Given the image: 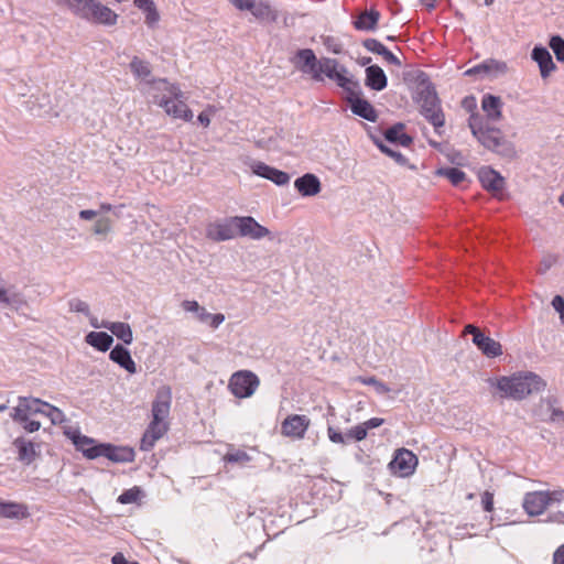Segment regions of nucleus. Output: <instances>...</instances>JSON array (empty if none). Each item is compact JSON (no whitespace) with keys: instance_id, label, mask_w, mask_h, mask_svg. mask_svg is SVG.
<instances>
[{"instance_id":"obj_1","label":"nucleus","mask_w":564,"mask_h":564,"mask_svg":"<svg viewBox=\"0 0 564 564\" xmlns=\"http://www.w3.org/2000/svg\"><path fill=\"white\" fill-rule=\"evenodd\" d=\"M171 404V388L169 386L160 387L151 404V420L140 441L141 451H151L170 430Z\"/></svg>"},{"instance_id":"obj_2","label":"nucleus","mask_w":564,"mask_h":564,"mask_svg":"<svg viewBox=\"0 0 564 564\" xmlns=\"http://www.w3.org/2000/svg\"><path fill=\"white\" fill-rule=\"evenodd\" d=\"M491 384L497 388L501 398L513 400H522L534 392H540L545 387L543 379L531 371L502 376Z\"/></svg>"},{"instance_id":"obj_3","label":"nucleus","mask_w":564,"mask_h":564,"mask_svg":"<svg viewBox=\"0 0 564 564\" xmlns=\"http://www.w3.org/2000/svg\"><path fill=\"white\" fill-rule=\"evenodd\" d=\"M468 124L473 134L484 147L502 156H514L516 150L513 144L505 139L499 129L490 128L481 116L476 113L470 115Z\"/></svg>"},{"instance_id":"obj_4","label":"nucleus","mask_w":564,"mask_h":564,"mask_svg":"<svg viewBox=\"0 0 564 564\" xmlns=\"http://www.w3.org/2000/svg\"><path fill=\"white\" fill-rule=\"evenodd\" d=\"M155 84L158 89L164 91L158 104L164 109L166 115L175 119L191 121L193 112L185 104V97L181 88L175 84L169 83L166 79H159Z\"/></svg>"},{"instance_id":"obj_5","label":"nucleus","mask_w":564,"mask_h":564,"mask_svg":"<svg viewBox=\"0 0 564 564\" xmlns=\"http://www.w3.org/2000/svg\"><path fill=\"white\" fill-rule=\"evenodd\" d=\"M316 72H314V80L323 82V75L336 82L346 93H356L358 82L348 76V70L345 66L339 65L337 59L330 57H322L318 61Z\"/></svg>"},{"instance_id":"obj_6","label":"nucleus","mask_w":564,"mask_h":564,"mask_svg":"<svg viewBox=\"0 0 564 564\" xmlns=\"http://www.w3.org/2000/svg\"><path fill=\"white\" fill-rule=\"evenodd\" d=\"M417 102L420 104L422 116L434 127L435 132L442 135L445 123V116L441 108V101L435 88L427 84L417 93Z\"/></svg>"},{"instance_id":"obj_7","label":"nucleus","mask_w":564,"mask_h":564,"mask_svg":"<svg viewBox=\"0 0 564 564\" xmlns=\"http://www.w3.org/2000/svg\"><path fill=\"white\" fill-rule=\"evenodd\" d=\"M564 502V489L535 490L527 492L522 500V508L531 517L541 516L550 507Z\"/></svg>"},{"instance_id":"obj_8","label":"nucleus","mask_w":564,"mask_h":564,"mask_svg":"<svg viewBox=\"0 0 564 564\" xmlns=\"http://www.w3.org/2000/svg\"><path fill=\"white\" fill-rule=\"evenodd\" d=\"M260 386L259 377L250 370L234 372L228 382V389L238 399H247L254 394Z\"/></svg>"},{"instance_id":"obj_9","label":"nucleus","mask_w":564,"mask_h":564,"mask_svg":"<svg viewBox=\"0 0 564 564\" xmlns=\"http://www.w3.org/2000/svg\"><path fill=\"white\" fill-rule=\"evenodd\" d=\"M64 435L72 441L77 451L82 452L87 459L99 457L100 444L94 438L83 435L78 427L66 426Z\"/></svg>"},{"instance_id":"obj_10","label":"nucleus","mask_w":564,"mask_h":564,"mask_svg":"<svg viewBox=\"0 0 564 564\" xmlns=\"http://www.w3.org/2000/svg\"><path fill=\"white\" fill-rule=\"evenodd\" d=\"M234 221L236 223L237 236L247 237L252 240L272 239L271 231L251 216H235Z\"/></svg>"},{"instance_id":"obj_11","label":"nucleus","mask_w":564,"mask_h":564,"mask_svg":"<svg viewBox=\"0 0 564 564\" xmlns=\"http://www.w3.org/2000/svg\"><path fill=\"white\" fill-rule=\"evenodd\" d=\"M465 333L473 335V343L485 356L495 358L502 355V346L500 343L486 336L478 327L468 324L465 326Z\"/></svg>"},{"instance_id":"obj_12","label":"nucleus","mask_w":564,"mask_h":564,"mask_svg":"<svg viewBox=\"0 0 564 564\" xmlns=\"http://www.w3.org/2000/svg\"><path fill=\"white\" fill-rule=\"evenodd\" d=\"M417 463V457L411 451L400 448L395 452L389 466L392 474L400 477H408L414 473Z\"/></svg>"},{"instance_id":"obj_13","label":"nucleus","mask_w":564,"mask_h":564,"mask_svg":"<svg viewBox=\"0 0 564 564\" xmlns=\"http://www.w3.org/2000/svg\"><path fill=\"white\" fill-rule=\"evenodd\" d=\"M311 425V420L304 414L288 415L281 423V433L286 437L302 440Z\"/></svg>"},{"instance_id":"obj_14","label":"nucleus","mask_w":564,"mask_h":564,"mask_svg":"<svg viewBox=\"0 0 564 564\" xmlns=\"http://www.w3.org/2000/svg\"><path fill=\"white\" fill-rule=\"evenodd\" d=\"M235 217L209 223L206 226V237L213 241H225L237 237Z\"/></svg>"},{"instance_id":"obj_15","label":"nucleus","mask_w":564,"mask_h":564,"mask_svg":"<svg viewBox=\"0 0 564 564\" xmlns=\"http://www.w3.org/2000/svg\"><path fill=\"white\" fill-rule=\"evenodd\" d=\"M31 400L32 399L29 398H21L19 405L14 409L12 417L15 422L20 423L25 431L33 433L39 431L41 424L39 421L31 417V415L37 413L30 408Z\"/></svg>"},{"instance_id":"obj_16","label":"nucleus","mask_w":564,"mask_h":564,"mask_svg":"<svg viewBox=\"0 0 564 564\" xmlns=\"http://www.w3.org/2000/svg\"><path fill=\"white\" fill-rule=\"evenodd\" d=\"M360 93L361 90L359 84L356 93H347V101L350 104L351 111L356 116L375 122L377 120L376 109L368 100L359 97Z\"/></svg>"},{"instance_id":"obj_17","label":"nucleus","mask_w":564,"mask_h":564,"mask_svg":"<svg viewBox=\"0 0 564 564\" xmlns=\"http://www.w3.org/2000/svg\"><path fill=\"white\" fill-rule=\"evenodd\" d=\"M99 457H106L115 463H130L134 459V452L128 446L100 443Z\"/></svg>"},{"instance_id":"obj_18","label":"nucleus","mask_w":564,"mask_h":564,"mask_svg":"<svg viewBox=\"0 0 564 564\" xmlns=\"http://www.w3.org/2000/svg\"><path fill=\"white\" fill-rule=\"evenodd\" d=\"M85 20L93 23L111 26L117 23L118 14L110 8L101 4L99 1H96Z\"/></svg>"},{"instance_id":"obj_19","label":"nucleus","mask_w":564,"mask_h":564,"mask_svg":"<svg viewBox=\"0 0 564 564\" xmlns=\"http://www.w3.org/2000/svg\"><path fill=\"white\" fill-rule=\"evenodd\" d=\"M531 58L539 65L542 78H547L555 69L556 65L546 47L536 45L531 52Z\"/></svg>"},{"instance_id":"obj_20","label":"nucleus","mask_w":564,"mask_h":564,"mask_svg":"<svg viewBox=\"0 0 564 564\" xmlns=\"http://www.w3.org/2000/svg\"><path fill=\"white\" fill-rule=\"evenodd\" d=\"M318 61L313 50L302 48L296 52L293 63L302 73L310 74L314 79Z\"/></svg>"},{"instance_id":"obj_21","label":"nucleus","mask_w":564,"mask_h":564,"mask_svg":"<svg viewBox=\"0 0 564 564\" xmlns=\"http://www.w3.org/2000/svg\"><path fill=\"white\" fill-rule=\"evenodd\" d=\"M109 359L130 375H134L137 372V365L132 359L130 351L122 345H116L110 350Z\"/></svg>"},{"instance_id":"obj_22","label":"nucleus","mask_w":564,"mask_h":564,"mask_svg":"<svg viewBox=\"0 0 564 564\" xmlns=\"http://www.w3.org/2000/svg\"><path fill=\"white\" fill-rule=\"evenodd\" d=\"M30 404V408L34 412H39L40 414H43L46 417H48L52 424H61L66 420L65 414L62 410L47 402L41 401L40 399L31 400Z\"/></svg>"},{"instance_id":"obj_23","label":"nucleus","mask_w":564,"mask_h":564,"mask_svg":"<svg viewBox=\"0 0 564 564\" xmlns=\"http://www.w3.org/2000/svg\"><path fill=\"white\" fill-rule=\"evenodd\" d=\"M243 10H248L252 15L260 21L274 22L278 18L276 12L267 2H256V0H249L243 3Z\"/></svg>"},{"instance_id":"obj_24","label":"nucleus","mask_w":564,"mask_h":564,"mask_svg":"<svg viewBox=\"0 0 564 564\" xmlns=\"http://www.w3.org/2000/svg\"><path fill=\"white\" fill-rule=\"evenodd\" d=\"M365 84L372 90L381 91L388 86V78L383 69L378 65H370L366 67Z\"/></svg>"},{"instance_id":"obj_25","label":"nucleus","mask_w":564,"mask_h":564,"mask_svg":"<svg viewBox=\"0 0 564 564\" xmlns=\"http://www.w3.org/2000/svg\"><path fill=\"white\" fill-rule=\"evenodd\" d=\"M362 45L369 52L381 55L387 63L398 67L402 65L400 58L388 50V47H386L380 41L376 39H367L362 42Z\"/></svg>"},{"instance_id":"obj_26","label":"nucleus","mask_w":564,"mask_h":564,"mask_svg":"<svg viewBox=\"0 0 564 564\" xmlns=\"http://www.w3.org/2000/svg\"><path fill=\"white\" fill-rule=\"evenodd\" d=\"M405 126L401 122L389 127L384 131V140L393 145L410 147L412 138L404 132Z\"/></svg>"},{"instance_id":"obj_27","label":"nucleus","mask_w":564,"mask_h":564,"mask_svg":"<svg viewBox=\"0 0 564 564\" xmlns=\"http://www.w3.org/2000/svg\"><path fill=\"white\" fill-rule=\"evenodd\" d=\"M384 420L381 417H371L351 429L346 433L348 440L360 442L367 437L368 431L381 426Z\"/></svg>"},{"instance_id":"obj_28","label":"nucleus","mask_w":564,"mask_h":564,"mask_svg":"<svg viewBox=\"0 0 564 564\" xmlns=\"http://www.w3.org/2000/svg\"><path fill=\"white\" fill-rule=\"evenodd\" d=\"M101 326L111 332V334L115 335L119 340L123 341V344H132L133 333L128 323L102 321Z\"/></svg>"},{"instance_id":"obj_29","label":"nucleus","mask_w":564,"mask_h":564,"mask_svg":"<svg viewBox=\"0 0 564 564\" xmlns=\"http://www.w3.org/2000/svg\"><path fill=\"white\" fill-rule=\"evenodd\" d=\"M30 516L28 506L15 501H0V517L7 519H25Z\"/></svg>"},{"instance_id":"obj_30","label":"nucleus","mask_w":564,"mask_h":564,"mask_svg":"<svg viewBox=\"0 0 564 564\" xmlns=\"http://www.w3.org/2000/svg\"><path fill=\"white\" fill-rule=\"evenodd\" d=\"M380 19V12L371 9L361 12L354 21V26L359 31H375Z\"/></svg>"},{"instance_id":"obj_31","label":"nucleus","mask_w":564,"mask_h":564,"mask_svg":"<svg viewBox=\"0 0 564 564\" xmlns=\"http://www.w3.org/2000/svg\"><path fill=\"white\" fill-rule=\"evenodd\" d=\"M481 108L488 120L497 121L501 118L502 101L500 97L487 94L482 97Z\"/></svg>"},{"instance_id":"obj_32","label":"nucleus","mask_w":564,"mask_h":564,"mask_svg":"<svg viewBox=\"0 0 564 564\" xmlns=\"http://www.w3.org/2000/svg\"><path fill=\"white\" fill-rule=\"evenodd\" d=\"M85 341L99 351H107L111 348L113 338L105 332H90L86 335Z\"/></svg>"},{"instance_id":"obj_33","label":"nucleus","mask_w":564,"mask_h":564,"mask_svg":"<svg viewBox=\"0 0 564 564\" xmlns=\"http://www.w3.org/2000/svg\"><path fill=\"white\" fill-rule=\"evenodd\" d=\"M14 446L18 449L19 460L26 465L31 464L37 456L35 444L30 441L17 438L14 441Z\"/></svg>"},{"instance_id":"obj_34","label":"nucleus","mask_w":564,"mask_h":564,"mask_svg":"<svg viewBox=\"0 0 564 564\" xmlns=\"http://www.w3.org/2000/svg\"><path fill=\"white\" fill-rule=\"evenodd\" d=\"M0 282H2L0 280ZM0 303L6 304L14 310H20L23 306H26V300L19 292H10V290L6 289L2 283H0Z\"/></svg>"},{"instance_id":"obj_35","label":"nucleus","mask_w":564,"mask_h":564,"mask_svg":"<svg viewBox=\"0 0 564 564\" xmlns=\"http://www.w3.org/2000/svg\"><path fill=\"white\" fill-rule=\"evenodd\" d=\"M97 0H59L64 3L75 15L85 20Z\"/></svg>"},{"instance_id":"obj_36","label":"nucleus","mask_w":564,"mask_h":564,"mask_svg":"<svg viewBox=\"0 0 564 564\" xmlns=\"http://www.w3.org/2000/svg\"><path fill=\"white\" fill-rule=\"evenodd\" d=\"M481 186L498 199L507 197L505 178H479Z\"/></svg>"},{"instance_id":"obj_37","label":"nucleus","mask_w":564,"mask_h":564,"mask_svg":"<svg viewBox=\"0 0 564 564\" xmlns=\"http://www.w3.org/2000/svg\"><path fill=\"white\" fill-rule=\"evenodd\" d=\"M294 186L303 196H312L321 191L318 178H296Z\"/></svg>"},{"instance_id":"obj_38","label":"nucleus","mask_w":564,"mask_h":564,"mask_svg":"<svg viewBox=\"0 0 564 564\" xmlns=\"http://www.w3.org/2000/svg\"><path fill=\"white\" fill-rule=\"evenodd\" d=\"M129 67L131 73L139 79H147L152 73L150 63L138 56L131 59Z\"/></svg>"},{"instance_id":"obj_39","label":"nucleus","mask_w":564,"mask_h":564,"mask_svg":"<svg viewBox=\"0 0 564 564\" xmlns=\"http://www.w3.org/2000/svg\"><path fill=\"white\" fill-rule=\"evenodd\" d=\"M252 173L256 176H290L288 173L270 167L269 165L253 161L250 165Z\"/></svg>"},{"instance_id":"obj_40","label":"nucleus","mask_w":564,"mask_h":564,"mask_svg":"<svg viewBox=\"0 0 564 564\" xmlns=\"http://www.w3.org/2000/svg\"><path fill=\"white\" fill-rule=\"evenodd\" d=\"M197 319L200 323L208 324L213 329H216L219 327V325L225 321V315L221 313L212 314L206 311L204 307L199 315L197 316Z\"/></svg>"},{"instance_id":"obj_41","label":"nucleus","mask_w":564,"mask_h":564,"mask_svg":"<svg viewBox=\"0 0 564 564\" xmlns=\"http://www.w3.org/2000/svg\"><path fill=\"white\" fill-rule=\"evenodd\" d=\"M142 491L139 487L124 490L119 497L118 502L122 505L135 503L140 500Z\"/></svg>"},{"instance_id":"obj_42","label":"nucleus","mask_w":564,"mask_h":564,"mask_svg":"<svg viewBox=\"0 0 564 564\" xmlns=\"http://www.w3.org/2000/svg\"><path fill=\"white\" fill-rule=\"evenodd\" d=\"M550 47L558 62H564V39L560 35H553L549 42Z\"/></svg>"},{"instance_id":"obj_43","label":"nucleus","mask_w":564,"mask_h":564,"mask_svg":"<svg viewBox=\"0 0 564 564\" xmlns=\"http://www.w3.org/2000/svg\"><path fill=\"white\" fill-rule=\"evenodd\" d=\"M356 380L362 384L372 386L376 391L381 394L390 391V388L383 382L377 380L376 377H358Z\"/></svg>"},{"instance_id":"obj_44","label":"nucleus","mask_w":564,"mask_h":564,"mask_svg":"<svg viewBox=\"0 0 564 564\" xmlns=\"http://www.w3.org/2000/svg\"><path fill=\"white\" fill-rule=\"evenodd\" d=\"M68 307L70 312L82 313L85 316L90 315L89 304L78 297L70 299L68 301Z\"/></svg>"},{"instance_id":"obj_45","label":"nucleus","mask_w":564,"mask_h":564,"mask_svg":"<svg viewBox=\"0 0 564 564\" xmlns=\"http://www.w3.org/2000/svg\"><path fill=\"white\" fill-rule=\"evenodd\" d=\"M224 458L228 463H239V464H245L250 460V456L245 451H241V449L229 451L225 455Z\"/></svg>"},{"instance_id":"obj_46","label":"nucleus","mask_w":564,"mask_h":564,"mask_svg":"<svg viewBox=\"0 0 564 564\" xmlns=\"http://www.w3.org/2000/svg\"><path fill=\"white\" fill-rule=\"evenodd\" d=\"M141 11L144 12L145 14V23L149 28L153 29L156 23L159 22L160 20V15H159V12L155 8V4L154 2L151 4V6H148L143 9H141Z\"/></svg>"},{"instance_id":"obj_47","label":"nucleus","mask_w":564,"mask_h":564,"mask_svg":"<svg viewBox=\"0 0 564 564\" xmlns=\"http://www.w3.org/2000/svg\"><path fill=\"white\" fill-rule=\"evenodd\" d=\"M112 227V220L109 217H100L96 220L93 231L95 235H107Z\"/></svg>"},{"instance_id":"obj_48","label":"nucleus","mask_w":564,"mask_h":564,"mask_svg":"<svg viewBox=\"0 0 564 564\" xmlns=\"http://www.w3.org/2000/svg\"><path fill=\"white\" fill-rule=\"evenodd\" d=\"M377 144L383 153L393 158L395 160V162H398L399 164L405 163V158L399 151L391 149L390 147L386 145L383 142H377Z\"/></svg>"},{"instance_id":"obj_49","label":"nucleus","mask_w":564,"mask_h":564,"mask_svg":"<svg viewBox=\"0 0 564 564\" xmlns=\"http://www.w3.org/2000/svg\"><path fill=\"white\" fill-rule=\"evenodd\" d=\"M216 111L215 107L214 106H208L205 110H203L198 117H197V120L198 122L204 126L205 128H207L210 123V117L212 115H214Z\"/></svg>"},{"instance_id":"obj_50","label":"nucleus","mask_w":564,"mask_h":564,"mask_svg":"<svg viewBox=\"0 0 564 564\" xmlns=\"http://www.w3.org/2000/svg\"><path fill=\"white\" fill-rule=\"evenodd\" d=\"M182 308H183L185 312L195 313V314H196V317H197L204 307H203V306H200V305L198 304V302H197V301H194V300H192V301L186 300V301H183V302H182Z\"/></svg>"},{"instance_id":"obj_51","label":"nucleus","mask_w":564,"mask_h":564,"mask_svg":"<svg viewBox=\"0 0 564 564\" xmlns=\"http://www.w3.org/2000/svg\"><path fill=\"white\" fill-rule=\"evenodd\" d=\"M327 434H328V438L333 442V443H336V444H345L346 443V440H348L346 437V434L343 435L340 432L336 431L334 427L329 426L327 429Z\"/></svg>"},{"instance_id":"obj_52","label":"nucleus","mask_w":564,"mask_h":564,"mask_svg":"<svg viewBox=\"0 0 564 564\" xmlns=\"http://www.w3.org/2000/svg\"><path fill=\"white\" fill-rule=\"evenodd\" d=\"M481 503L486 512H491L494 510V494L486 490L481 495Z\"/></svg>"},{"instance_id":"obj_53","label":"nucleus","mask_w":564,"mask_h":564,"mask_svg":"<svg viewBox=\"0 0 564 564\" xmlns=\"http://www.w3.org/2000/svg\"><path fill=\"white\" fill-rule=\"evenodd\" d=\"M555 262L556 258L554 256H549L541 261L538 271L540 273H545Z\"/></svg>"},{"instance_id":"obj_54","label":"nucleus","mask_w":564,"mask_h":564,"mask_svg":"<svg viewBox=\"0 0 564 564\" xmlns=\"http://www.w3.org/2000/svg\"><path fill=\"white\" fill-rule=\"evenodd\" d=\"M437 175L454 177V176H465V173L457 167H451L447 170H438Z\"/></svg>"},{"instance_id":"obj_55","label":"nucleus","mask_w":564,"mask_h":564,"mask_svg":"<svg viewBox=\"0 0 564 564\" xmlns=\"http://www.w3.org/2000/svg\"><path fill=\"white\" fill-rule=\"evenodd\" d=\"M477 176H495V177H498V176H501V174L497 171H495L494 169H491L490 166H481L479 169V171L477 172Z\"/></svg>"},{"instance_id":"obj_56","label":"nucleus","mask_w":564,"mask_h":564,"mask_svg":"<svg viewBox=\"0 0 564 564\" xmlns=\"http://www.w3.org/2000/svg\"><path fill=\"white\" fill-rule=\"evenodd\" d=\"M553 564H564V543L554 552Z\"/></svg>"},{"instance_id":"obj_57","label":"nucleus","mask_w":564,"mask_h":564,"mask_svg":"<svg viewBox=\"0 0 564 564\" xmlns=\"http://www.w3.org/2000/svg\"><path fill=\"white\" fill-rule=\"evenodd\" d=\"M553 308L561 314L564 311V299L561 295H555L552 300Z\"/></svg>"},{"instance_id":"obj_58","label":"nucleus","mask_w":564,"mask_h":564,"mask_svg":"<svg viewBox=\"0 0 564 564\" xmlns=\"http://www.w3.org/2000/svg\"><path fill=\"white\" fill-rule=\"evenodd\" d=\"M99 215L98 210L84 209L79 212L80 219L90 220Z\"/></svg>"},{"instance_id":"obj_59","label":"nucleus","mask_w":564,"mask_h":564,"mask_svg":"<svg viewBox=\"0 0 564 564\" xmlns=\"http://www.w3.org/2000/svg\"><path fill=\"white\" fill-rule=\"evenodd\" d=\"M330 42H333V39L328 37L327 41L325 42L327 48L335 54L341 53V45L338 43L330 44Z\"/></svg>"},{"instance_id":"obj_60","label":"nucleus","mask_w":564,"mask_h":564,"mask_svg":"<svg viewBox=\"0 0 564 564\" xmlns=\"http://www.w3.org/2000/svg\"><path fill=\"white\" fill-rule=\"evenodd\" d=\"M111 562L112 564H131L126 560V557L121 553L115 554L112 556Z\"/></svg>"},{"instance_id":"obj_61","label":"nucleus","mask_w":564,"mask_h":564,"mask_svg":"<svg viewBox=\"0 0 564 564\" xmlns=\"http://www.w3.org/2000/svg\"><path fill=\"white\" fill-rule=\"evenodd\" d=\"M152 3H153L152 0H134V6L137 8H139L140 10L148 6H151Z\"/></svg>"},{"instance_id":"obj_62","label":"nucleus","mask_w":564,"mask_h":564,"mask_svg":"<svg viewBox=\"0 0 564 564\" xmlns=\"http://www.w3.org/2000/svg\"><path fill=\"white\" fill-rule=\"evenodd\" d=\"M89 317V323L90 325L94 327V328H104L101 326V323L98 322V318L93 316L91 314L88 316Z\"/></svg>"},{"instance_id":"obj_63","label":"nucleus","mask_w":564,"mask_h":564,"mask_svg":"<svg viewBox=\"0 0 564 564\" xmlns=\"http://www.w3.org/2000/svg\"><path fill=\"white\" fill-rule=\"evenodd\" d=\"M552 518L554 521L564 523V511H558V512L554 513Z\"/></svg>"},{"instance_id":"obj_64","label":"nucleus","mask_w":564,"mask_h":564,"mask_svg":"<svg viewBox=\"0 0 564 564\" xmlns=\"http://www.w3.org/2000/svg\"><path fill=\"white\" fill-rule=\"evenodd\" d=\"M371 63V57H368V56H364V57H360L358 59V64L361 65V66H370L369 64Z\"/></svg>"}]
</instances>
